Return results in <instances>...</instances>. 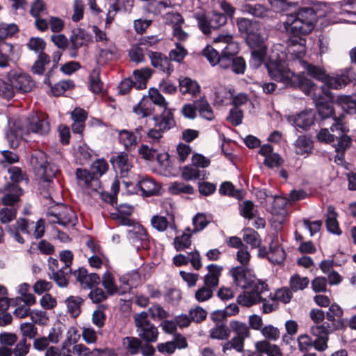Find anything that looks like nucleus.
<instances>
[{
  "label": "nucleus",
  "mask_w": 356,
  "mask_h": 356,
  "mask_svg": "<svg viewBox=\"0 0 356 356\" xmlns=\"http://www.w3.org/2000/svg\"><path fill=\"white\" fill-rule=\"evenodd\" d=\"M265 65L270 76L275 81L282 82L286 86L294 84L293 79L295 74L288 68L284 61L270 58Z\"/></svg>",
  "instance_id": "nucleus-5"
},
{
  "label": "nucleus",
  "mask_w": 356,
  "mask_h": 356,
  "mask_svg": "<svg viewBox=\"0 0 356 356\" xmlns=\"http://www.w3.org/2000/svg\"><path fill=\"white\" fill-rule=\"evenodd\" d=\"M333 122L330 127L331 132H337L335 140L337 141L334 145L335 151L346 152L350 147L351 143L350 138L346 134L348 131L341 120L334 119Z\"/></svg>",
  "instance_id": "nucleus-12"
},
{
  "label": "nucleus",
  "mask_w": 356,
  "mask_h": 356,
  "mask_svg": "<svg viewBox=\"0 0 356 356\" xmlns=\"http://www.w3.org/2000/svg\"><path fill=\"white\" fill-rule=\"evenodd\" d=\"M316 120V112L313 110H305L292 117L294 126L303 129H308Z\"/></svg>",
  "instance_id": "nucleus-25"
},
{
  "label": "nucleus",
  "mask_w": 356,
  "mask_h": 356,
  "mask_svg": "<svg viewBox=\"0 0 356 356\" xmlns=\"http://www.w3.org/2000/svg\"><path fill=\"white\" fill-rule=\"evenodd\" d=\"M73 274L81 288L84 289H92L101 283V278L97 273H88L84 268H79Z\"/></svg>",
  "instance_id": "nucleus-15"
},
{
  "label": "nucleus",
  "mask_w": 356,
  "mask_h": 356,
  "mask_svg": "<svg viewBox=\"0 0 356 356\" xmlns=\"http://www.w3.org/2000/svg\"><path fill=\"white\" fill-rule=\"evenodd\" d=\"M305 39L300 35L290 38L287 41V51L295 57L296 65H299V60H302V56L305 54Z\"/></svg>",
  "instance_id": "nucleus-16"
},
{
  "label": "nucleus",
  "mask_w": 356,
  "mask_h": 356,
  "mask_svg": "<svg viewBox=\"0 0 356 356\" xmlns=\"http://www.w3.org/2000/svg\"><path fill=\"white\" fill-rule=\"evenodd\" d=\"M149 56L152 65L154 67L159 68L168 75H170L173 72L174 68L170 63V60L161 53L149 51Z\"/></svg>",
  "instance_id": "nucleus-21"
},
{
  "label": "nucleus",
  "mask_w": 356,
  "mask_h": 356,
  "mask_svg": "<svg viewBox=\"0 0 356 356\" xmlns=\"http://www.w3.org/2000/svg\"><path fill=\"white\" fill-rule=\"evenodd\" d=\"M67 304V311L72 316L76 317L81 313V305L83 302V299L79 296H70L65 300Z\"/></svg>",
  "instance_id": "nucleus-46"
},
{
  "label": "nucleus",
  "mask_w": 356,
  "mask_h": 356,
  "mask_svg": "<svg viewBox=\"0 0 356 356\" xmlns=\"http://www.w3.org/2000/svg\"><path fill=\"white\" fill-rule=\"evenodd\" d=\"M337 103L343 110L349 114L356 113V99L348 95H341L337 98Z\"/></svg>",
  "instance_id": "nucleus-45"
},
{
  "label": "nucleus",
  "mask_w": 356,
  "mask_h": 356,
  "mask_svg": "<svg viewBox=\"0 0 356 356\" xmlns=\"http://www.w3.org/2000/svg\"><path fill=\"white\" fill-rule=\"evenodd\" d=\"M236 286L245 291L237 298L239 305L245 307H251L262 300L261 293L268 291L267 284L257 279L251 275L250 270L244 266H236L232 268L229 272Z\"/></svg>",
  "instance_id": "nucleus-1"
},
{
  "label": "nucleus",
  "mask_w": 356,
  "mask_h": 356,
  "mask_svg": "<svg viewBox=\"0 0 356 356\" xmlns=\"http://www.w3.org/2000/svg\"><path fill=\"white\" fill-rule=\"evenodd\" d=\"M133 111L142 118L148 117L154 111V104L148 97H143L140 102L134 107Z\"/></svg>",
  "instance_id": "nucleus-31"
},
{
  "label": "nucleus",
  "mask_w": 356,
  "mask_h": 356,
  "mask_svg": "<svg viewBox=\"0 0 356 356\" xmlns=\"http://www.w3.org/2000/svg\"><path fill=\"white\" fill-rule=\"evenodd\" d=\"M309 280L307 277H300L298 274L292 275L289 280L290 289L292 291L304 290L307 287Z\"/></svg>",
  "instance_id": "nucleus-47"
},
{
  "label": "nucleus",
  "mask_w": 356,
  "mask_h": 356,
  "mask_svg": "<svg viewBox=\"0 0 356 356\" xmlns=\"http://www.w3.org/2000/svg\"><path fill=\"white\" fill-rule=\"evenodd\" d=\"M90 87L94 93H99L102 90V82L99 79V69H94L90 76Z\"/></svg>",
  "instance_id": "nucleus-56"
},
{
  "label": "nucleus",
  "mask_w": 356,
  "mask_h": 356,
  "mask_svg": "<svg viewBox=\"0 0 356 356\" xmlns=\"http://www.w3.org/2000/svg\"><path fill=\"white\" fill-rule=\"evenodd\" d=\"M214 42L225 44L222 48V54L235 58L234 56L238 53L239 48L238 43L233 40L232 35H219L214 39Z\"/></svg>",
  "instance_id": "nucleus-26"
},
{
  "label": "nucleus",
  "mask_w": 356,
  "mask_h": 356,
  "mask_svg": "<svg viewBox=\"0 0 356 356\" xmlns=\"http://www.w3.org/2000/svg\"><path fill=\"white\" fill-rule=\"evenodd\" d=\"M91 40L90 35L81 29H73L70 36V56L71 58L77 56V50L82 47L87 46Z\"/></svg>",
  "instance_id": "nucleus-13"
},
{
  "label": "nucleus",
  "mask_w": 356,
  "mask_h": 356,
  "mask_svg": "<svg viewBox=\"0 0 356 356\" xmlns=\"http://www.w3.org/2000/svg\"><path fill=\"white\" fill-rule=\"evenodd\" d=\"M219 193L222 195L235 197L238 200H241L244 197L243 190L236 189L234 186L229 181H225L220 185Z\"/></svg>",
  "instance_id": "nucleus-39"
},
{
  "label": "nucleus",
  "mask_w": 356,
  "mask_h": 356,
  "mask_svg": "<svg viewBox=\"0 0 356 356\" xmlns=\"http://www.w3.org/2000/svg\"><path fill=\"white\" fill-rule=\"evenodd\" d=\"M108 351L107 349L95 348L90 350L89 348L82 343L75 344L72 348V353L77 356H89L94 352H97L99 354L105 353Z\"/></svg>",
  "instance_id": "nucleus-57"
},
{
  "label": "nucleus",
  "mask_w": 356,
  "mask_h": 356,
  "mask_svg": "<svg viewBox=\"0 0 356 356\" xmlns=\"http://www.w3.org/2000/svg\"><path fill=\"white\" fill-rule=\"evenodd\" d=\"M152 76V71L148 68H143L141 70H136L134 71V81L130 79H124L120 83L119 93L125 95L128 93L131 89L132 86L136 87L137 89H143L146 88L147 81Z\"/></svg>",
  "instance_id": "nucleus-10"
},
{
  "label": "nucleus",
  "mask_w": 356,
  "mask_h": 356,
  "mask_svg": "<svg viewBox=\"0 0 356 356\" xmlns=\"http://www.w3.org/2000/svg\"><path fill=\"white\" fill-rule=\"evenodd\" d=\"M207 268L208 273L204 277V284L205 286L213 291L219 284V277L221 275L222 267L216 264H209Z\"/></svg>",
  "instance_id": "nucleus-27"
},
{
  "label": "nucleus",
  "mask_w": 356,
  "mask_h": 356,
  "mask_svg": "<svg viewBox=\"0 0 356 356\" xmlns=\"http://www.w3.org/2000/svg\"><path fill=\"white\" fill-rule=\"evenodd\" d=\"M145 50L138 43L134 44L129 51L131 60L136 63H142L145 60Z\"/></svg>",
  "instance_id": "nucleus-52"
},
{
  "label": "nucleus",
  "mask_w": 356,
  "mask_h": 356,
  "mask_svg": "<svg viewBox=\"0 0 356 356\" xmlns=\"http://www.w3.org/2000/svg\"><path fill=\"white\" fill-rule=\"evenodd\" d=\"M321 4L322 13H317L313 8L305 7L299 9L298 12L288 15L284 22L285 29L294 36H299L309 33L315 26L318 17L327 15L325 8Z\"/></svg>",
  "instance_id": "nucleus-3"
},
{
  "label": "nucleus",
  "mask_w": 356,
  "mask_h": 356,
  "mask_svg": "<svg viewBox=\"0 0 356 356\" xmlns=\"http://www.w3.org/2000/svg\"><path fill=\"white\" fill-rule=\"evenodd\" d=\"M138 185L143 194L147 197L159 194L160 186L151 178H144L141 179Z\"/></svg>",
  "instance_id": "nucleus-33"
},
{
  "label": "nucleus",
  "mask_w": 356,
  "mask_h": 356,
  "mask_svg": "<svg viewBox=\"0 0 356 356\" xmlns=\"http://www.w3.org/2000/svg\"><path fill=\"white\" fill-rule=\"evenodd\" d=\"M29 49L33 51L35 53L40 55L44 53L46 47V42L41 38H31L26 44Z\"/></svg>",
  "instance_id": "nucleus-54"
},
{
  "label": "nucleus",
  "mask_w": 356,
  "mask_h": 356,
  "mask_svg": "<svg viewBox=\"0 0 356 356\" xmlns=\"http://www.w3.org/2000/svg\"><path fill=\"white\" fill-rule=\"evenodd\" d=\"M326 319L330 322L336 323L340 319H344L343 318V310L337 304L333 303L330 305L328 310L325 313Z\"/></svg>",
  "instance_id": "nucleus-49"
},
{
  "label": "nucleus",
  "mask_w": 356,
  "mask_h": 356,
  "mask_svg": "<svg viewBox=\"0 0 356 356\" xmlns=\"http://www.w3.org/2000/svg\"><path fill=\"white\" fill-rule=\"evenodd\" d=\"M76 177L79 186L83 192L92 196L95 192L101 190V182L98 177L86 169L77 168Z\"/></svg>",
  "instance_id": "nucleus-9"
},
{
  "label": "nucleus",
  "mask_w": 356,
  "mask_h": 356,
  "mask_svg": "<svg viewBox=\"0 0 356 356\" xmlns=\"http://www.w3.org/2000/svg\"><path fill=\"white\" fill-rule=\"evenodd\" d=\"M15 94L11 79L8 81L2 79L0 81V96L4 99H10L14 97Z\"/></svg>",
  "instance_id": "nucleus-60"
},
{
  "label": "nucleus",
  "mask_w": 356,
  "mask_h": 356,
  "mask_svg": "<svg viewBox=\"0 0 356 356\" xmlns=\"http://www.w3.org/2000/svg\"><path fill=\"white\" fill-rule=\"evenodd\" d=\"M325 14L334 13L346 17L343 20L356 24V0H344L342 2L327 4L323 3Z\"/></svg>",
  "instance_id": "nucleus-6"
},
{
  "label": "nucleus",
  "mask_w": 356,
  "mask_h": 356,
  "mask_svg": "<svg viewBox=\"0 0 356 356\" xmlns=\"http://www.w3.org/2000/svg\"><path fill=\"white\" fill-rule=\"evenodd\" d=\"M244 11L256 17L263 18L268 15V10L261 4H246L244 6Z\"/></svg>",
  "instance_id": "nucleus-51"
},
{
  "label": "nucleus",
  "mask_w": 356,
  "mask_h": 356,
  "mask_svg": "<svg viewBox=\"0 0 356 356\" xmlns=\"http://www.w3.org/2000/svg\"><path fill=\"white\" fill-rule=\"evenodd\" d=\"M243 241L248 244L250 245L252 248L259 247L261 240L257 232L252 229H249L245 231L243 236Z\"/></svg>",
  "instance_id": "nucleus-59"
},
{
  "label": "nucleus",
  "mask_w": 356,
  "mask_h": 356,
  "mask_svg": "<svg viewBox=\"0 0 356 356\" xmlns=\"http://www.w3.org/2000/svg\"><path fill=\"white\" fill-rule=\"evenodd\" d=\"M141 342L139 338L126 337L122 339V346L131 355H136L140 352Z\"/></svg>",
  "instance_id": "nucleus-41"
},
{
  "label": "nucleus",
  "mask_w": 356,
  "mask_h": 356,
  "mask_svg": "<svg viewBox=\"0 0 356 356\" xmlns=\"http://www.w3.org/2000/svg\"><path fill=\"white\" fill-rule=\"evenodd\" d=\"M229 331L234 332L236 337L244 339L250 336L248 326L245 323L237 321L229 322Z\"/></svg>",
  "instance_id": "nucleus-43"
},
{
  "label": "nucleus",
  "mask_w": 356,
  "mask_h": 356,
  "mask_svg": "<svg viewBox=\"0 0 356 356\" xmlns=\"http://www.w3.org/2000/svg\"><path fill=\"white\" fill-rule=\"evenodd\" d=\"M72 273L70 268H65L60 267V269L55 273H53L52 279L60 287H65L68 284V276Z\"/></svg>",
  "instance_id": "nucleus-48"
},
{
  "label": "nucleus",
  "mask_w": 356,
  "mask_h": 356,
  "mask_svg": "<svg viewBox=\"0 0 356 356\" xmlns=\"http://www.w3.org/2000/svg\"><path fill=\"white\" fill-rule=\"evenodd\" d=\"M204 170H200L195 165H190L184 168L182 177L184 180L190 181L193 179H205Z\"/></svg>",
  "instance_id": "nucleus-38"
},
{
  "label": "nucleus",
  "mask_w": 356,
  "mask_h": 356,
  "mask_svg": "<svg viewBox=\"0 0 356 356\" xmlns=\"http://www.w3.org/2000/svg\"><path fill=\"white\" fill-rule=\"evenodd\" d=\"M90 290L88 298L93 303H99L108 298V294L97 286Z\"/></svg>",
  "instance_id": "nucleus-62"
},
{
  "label": "nucleus",
  "mask_w": 356,
  "mask_h": 356,
  "mask_svg": "<svg viewBox=\"0 0 356 356\" xmlns=\"http://www.w3.org/2000/svg\"><path fill=\"white\" fill-rule=\"evenodd\" d=\"M17 209L16 207H8V206L0 209V222L2 224H8L16 218Z\"/></svg>",
  "instance_id": "nucleus-50"
},
{
  "label": "nucleus",
  "mask_w": 356,
  "mask_h": 356,
  "mask_svg": "<svg viewBox=\"0 0 356 356\" xmlns=\"http://www.w3.org/2000/svg\"><path fill=\"white\" fill-rule=\"evenodd\" d=\"M28 130L40 135H46L50 131V124L47 117L43 114H37L31 118L28 124Z\"/></svg>",
  "instance_id": "nucleus-17"
},
{
  "label": "nucleus",
  "mask_w": 356,
  "mask_h": 356,
  "mask_svg": "<svg viewBox=\"0 0 356 356\" xmlns=\"http://www.w3.org/2000/svg\"><path fill=\"white\" fill-rule=\"evenodd\" d=\"M154 127L163 132L170 130L175 124L172 111L169 109H164L161 115L154 116Z\"/></svg>",
  "instance_id": "nucleus-20"
},
{
  "label": "nucleus",
  "mask_w": 356,
  "mask_h": 356,
  "mask_svg": "<svg viewBox=\"0 0 356 356\" xmlns=\"http://www.w3.org/2000/svg\"><path fill=\"white\" fill-rule=\"evenodd\" d=\"M110 161L115 170L118 169L120 170L122 177L127 176L132 168V165L129 161L128 155L124 152L113 156Z\"/></svg>",
  "instance_id": "nucleus-28"
},
{
  "label": "nucleus",
  "mask_w": 356,
  "mask_h": 356,
  "mask_svg": "<svg viewBox=\"0 0 356 356\" xmlns=\"http://www.w3.org/2000/svg\"><path fill=\"white\" fill-rule=\"evenodd\" d=\"M285 257L284 249L280 247L277 242L272 241L269 245L268 260L273 264H281Z\"/></svg>",
  "instance_id": "nucleus-34"
},
{
  "label": "nucleus",
  "mask_w": 356,
  "mask_h": 356,
  "mask_svg": "<svg viewBox=\"0 0 356 356\" xmlns=\"http://www.w3.org/2000/svg\"><path fill=\"white\" fill-rule=\"evenodd\" d=\"M195 106L201 117L209 121L214 119L212 108L204 97L195 100Z\"/></svg>",
  "instance_id": "nucleus-37"
},
{
  "label": "nucleus",
  "mask_w": 356,
  "mask_h": 356,
  "mask_svg": "<svg viewBox=\"0 0 356 356\" xmlns=\"http://www.w3.org/2000/svg\"><path fill=\"white\" fill-rule=\"evenodd\" d=\"M230 335L229 328L225 323L216 324L209 330V337L213 339L225 340Z\"/></svg>",
  "instance_id": "nucleus-42"
},
{
  "label": "nucleus",
  "mask_w": 356,
  "mask_h": 356,
  "mask_svg": "<svg viewBox=\"0 0 356 356\" xmlns=\"http://www.w3.org/2000/svg\"><path fill=\"white\" fill-rule=\"evenodd\" d=\"M148 98L154 104L158 105L161 107L167 108L168 102L165 101L163 96L160 93L159 90L152 88L149 90Z\"/></svg>",
  "instance_id": "nucleus-61"
},
{
  "label": "nucleus",
  "mask_w": 356,
  "mask_h": 356,
  "mask_svg": "<svg viewBox=\"0 0 356 356\" xmlns=\"http://www.w3.org/2000/svg\"><path fill=\"white\" fill-rule=\"evenodd\" d=\"M261 334L266 339V340L270 341H277L280 336V330L277 327H274L272 325H266L262 327Z\"/></svg>",
  "instance_id": "nucleus-63"
},
{
  "label": "nucleus",
  "mask_w": 356,
  "mask_h": 356,
  "mask_svg": "<svg viewBox=\"0 0 356 356\" xmlns=\"http://www.w3.org/2000/svg\"><path fill=\"white\" fill-rule=\"evenodd\" d=\"M127 238L137 250L147 249L149 240L147 231L140 225H136L127 232Z\"/></svg>",
  "instance_id": "nucleus-14"
},
{
  "label": "nucleus",
  "mask_w": 356,
  "mask_h": 356,
  "mask_svg": "<svg viewBox=\"0 0 356 356\" xmlns=\"http://www.w3.org/2000/svg\"><path fill=\"white\" fill-rule=\"evenodd\" d=\"M179 89L182 94H189L192 96H196L200 92V86L199 83L188 77H185L179 80Z\"/></svg>",
  "instance_id": "nucleus-32"
},
{
  "label": "nucleus",
  "mask_w": 356,
  "mask_h": 356,
  "mask_svg": "<svg viewBox=\"0 0 356 356\" xmlns=\"http://www.w3.org/2000/svg\"><path fill=\"white\" fill-rule=\"evenodd\" d=\"M337 216L334 207L332 205L328 206L325 221L327 229L328 232L332 234L340 235L341 231L337 220Z\"/></svg>",
  "instance_id": "nucleus-35"
},
{
  "label": "nucleus",
  "mask_w": 356,
  "mask_h": 356,
  "mask_svg": "<svg viewBox=\"0 0 356 356\" xmlns=\"http://www.w3.org/2000/svg\"><path fill=\"white\" fill-rule=\"evenodd\" d=\"M293 83L294 84H290L291 87H300L303 92L307 95H312V98L316 95V90H317L316 86L309 79L305 77L302 74H296L293 76Z\"/></svg>",
  "instance_id": "nucleus-23"
},
{
  "label": "nucleus",
  "mask_w": 356,
  "mask_h": 356,
  "mask_svg": "<svg viewBox=\"0 0 356 356\" xmlns=\"http://www.w3.org/2000/svg\"><path fill=\"white\" fill-rule=\"evenodd\" d=\"M266 47H261L259 49H255L251 52V58L249 63L253 68H258L264 63L265 57L266 55Z\"/></svg>",
  "instance_id": "nucleus-44"
},
{
  "label": "nucleus",
  "mask_w": 356,
  "mask_h": 356,
  "mask_svg": "<svg viewBox=\"0 0 356 356\" xmlns=\"http://www.w3.org/2000/svg\"><path fill=\"white\" fill-rule=\"evenodd\" d=\"M195 19L197 21L198 27L205 35L210 34L211 29L225 25L227 21L226 15L216 11L208 15H197Z\"/></svg>",
  "instance_id": "nucleus-8"
},
{
  "label": "nucleus",
  "mask_w": 356,
  "mask_h": 356,
  "mask_svg": "<svg viewBox=\"0 0 356 356\" xmlns=\"http://www.w3.org/2000/svg\"><path fill=\"white\" fill-rule=\"evenodd\" d=\"M244 340V339L235 336L230 341H228L223 345L222 352L226 353L227 350L232 348L236 350L237 352H241L243 350Z\"/></svg>",
  "instance_id": "nucleus-58"
},
{
  "label": "nucleus",
  "mask_w": 356,
  "mask_h": 356,
  "mask_svg": "<svg viewBox=\"0 0 356 356\" xmlns=\"http://www.w3.org/2000/svg\"><path fill=\"white\" fill-rule=\"evenodd\" d=\"M187 341L181 334L177 335L173 340L157 345L158 350L163 354H172L176 349H182L187 347Z\"/></svg>",
  "instance_id": "nucleus-18"
},
{
  "label": "nucleus",
  "mask_w": 356,
  "mask_h": 356,
  "mask_svg": "<svg viewBox=\"0 0 356 356\" xmlns=\"http://www.w3.org/2000/svg\"><path fill=\"white\" fill-rule=\"evenodd\" d=\"M50 63V58L46 54L38 55V59L35 61L32 71L37 74H42L44 72V66Z\"/></svg>",
  "instance_id": "nucleus-53"
},
{
  "label": "nucleus",
  "mask_w": 356,
  "mask_h": 356,
  "mask_svg": "<svg viewBox=\"0 0 356 356\" xmlns=\"http://www.w3.org/2000/svg\"><path fill=\"white\" fill-rule=\"evenodd\" d=\"M11 79L15 92L26 93L30 92L34 87V81L29 75L20 74L13 76Z\"/></svg>",
  "instance_id": "nucleus-22"
},
{
  "label": "nucleus",
  "mask_w": 356,
  "mask_h": 356,
  "mask_svg": "<svg viewBox=\"0 0 356 356\" xmlns=\"http://www.w3.org/2000/svg\"><path fill=\"white\" fill-rule=\"evenodd\" d=\"M120 142L124 145L127 150H131L134 149L138 140V136L135 135L134 132L122 129L119 131Z\"/></svg>",
  "instance_id": "nucleus-36"
},
{
  "label": "nucleus",
  "mask_w": 356,
  "mask_h": 356,
  "mask_svg": "<svg viewBox=\"0 0 356 356\" xmlns=\"http://www.w3.org/2000/svg\"><path fill=\"white\" fill-rule=\"evenodd\" d=\"M136 332L140 339L146 343L156 342L159 337L157 327L150 322L148 318V314L142 312L134 316Z\"/></svg>",
  "instance_id": "nucleus-4"
},
{
  "label": "nucleus",
  "mask_w": 356,
  "mask_h": 356,
  "mask_svg": "<svg viewBox=\"0 0 356 356\" xmlns=\"http://www.w3.org/2000/svg\"><path fill=\"white\" fill-rule=\"evenodd\" d=\"M313 100L315 102L318 115L322 121L330 118H332L334 122V119L341 120L339 118L333 117L334 108L332 105L327 102L323 96L320 95L318 97L314 96L313 97Z\"/></svg>",
  "instance_id": "nucleus-19"
},
{
  "label": "nucleus",
  "mask_w": 356,
  "mask_h": 356,
  "mask_svg": "<svg viewBox=\"0 0 356 356\" xmlns=\"http://www.w3.org/2000/svg\"><path fill=\"white\" fill-rule=\"evenodd\" d=\"M23 193V190L17 184L7 183L0 188V193L2 195L1 202L4 206L15 207L20 202Z\"/></svg>",
  "instance_id": "nucleus-11"
},
{
  "label": "nucleus",
  "mask_w": 356,
  "mask_h": 356,
  "mask_svg": "<svg viewBox=\"0 0 356 356\" xmlns=\"http://www.w3.org/2000/svg\"><path fill=\"white\" fill-rule=\"evenodd\" d=\"M47 216L52 217L49 221L51 223H58L63 227H73L77 222L74 211L69 207L59 204L47 212Z\"/></svg>",
  "instance_id": "nucleus-7"
},
{
  "label": "nucleus",
  "mask_w": 356,
  "mask_h": 356,
  "mask_svg": "<svg viewBox=\"0 0 356 356\" xmlns=\"http://www.w3.org/2000/svg\"><path fill=\"white\" fill-rule=\"evenodd\" d=\"M313 149L312 140L305 136H300L294 143V150L296 154H309Z\"/></svg>",
  "instance_id": "nucleus-30"
},
{
  "label": "nucleus",
  "mask_w": 356,
  "mask_h": 356,
  "mask_svg": "<svg viewBox=\"0 0 356 356\" xmlns=\"http://www.w3.org/2000/svg\"><path fill=\"white\" fill-rule=\"evenodd\" d=\"M299 65L303 70L302 74L306 73L312 78L325 83L327 87L324 86L321 88V90L323 93L329 99L332 97L327 88L335 90L341 89L356 80L355 72L352 68L346 69L337 76H330L326 74L323 67L309 63L304 60H299Z\"/></svg>",
  "instance_id": "nucleus-2"
},
{
  "label": "nucleus",
  "mask_w": 356,
  "mask_h": 356,
  "mask_svg": "<svg viewBox=\"0 0 356 356\" xmlns=\"http://www.w3.org/2000/svg\"><path fill=\"white\" fill-rule=\"evenodd\" d=\"M271 6L277 11L282 12L288 10L289 8L298 4L301 0H268Z\"/></svg>",
  "instance_id": "nucleus-55"
},
{
  "label": "nucleus",
  "mask_w": 356,
  "mask_h": 356,
  "mask_svg": "<svg viewBox=\"0 0 356 356\" xmlns=\"http://www.w3.org/2000/svg\"><path fill=\"white\" fill-rule=\"evenodd\" d=\"M255 349L262 354H266L268 356H283L280 347L276 344H273L270 341L263 339L255 343Z\"/></svg>",
  "instance_id": "nucleus-29"
},
{
  "label": "nucleus",
  "mask_w": 356,
  "mask_h": 356,
  "mask_svg": "<svg viewBox=\"0 0 356 356\" xmlns=\"http://www.w3.org/2000/svg\"><path fill=\"white\" fill-rule=\"evenodd\" d=\"M101 282L108 296H113L118 293L119 290L115 283L114 277L110 272L106 271L104 273L101 279Z\"/></svg>",
  "instance_id": "nucleus-40"
},
{
  "label": "nucleus",
  "mask_w": 356,
  "mask_h": 356,
  "mask_svg": "<svg viewBox=\"0 0 356 356\" xmlns=\"http://www.w3.org/2000/svg\"><path fill=\"white\" fill-rule=\"evenodd\" d=\"M150 222L152 226L159 232H164L168 228L172 231H175L177 229L172 215L168 217L154 215L152 217Z\"/></svg>",
  "instance_id": "nucleus-24"
},
{
  "label": "nucleus",
  "mask_w": 356,
  "mask_h": 356,
  "mask_svg": "<svg viewBox=\"0 0 356 356\" xmlns=\"http://www.w3.org/2000/svg\"><path fill=\"white\" fill-rule=\"evenodd\" d=\"M31 344L27 343L25 338H22L15 346L11 349L12 355L14 356H26L30 350Z\"/></svg>",
  "instance_id": "nucleus-64"
}]
</instances>
